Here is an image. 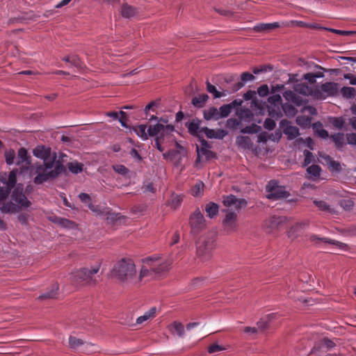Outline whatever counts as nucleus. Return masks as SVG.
<instances>
[{"label":"nucleus","mask_w":356,"mask_h":356,"mask_svg":"<svg viewBox=\"0 0 356 356\" xmlns=\"http://www.w3.org/2000/svg\"><path fill=\"white\" fill-rule=\"evenodd\" d=\"M274 70L271 64H262L252 68V72H244L238 76L236 74H224L216 76L213 82L219 88L228 84L233 89H241L250 83H259L268 79Z\"/></svg>","instance_id":"1"},{"label":"nucleus","mask_w":356,"mask_h":356,"mask_svg":"<svg viewBox=\"0 0 356 356\" xmlns=\"http://www.w3.org/2000/svg\"><path fill=\"white\" fill-rule=\"evenodd\" d=\"M54 152L51 147L40 145L33 149V154L42 160V162H36L29 167L31 177H34L33 181L36 185H40L49 181V171L54 163L52 160Z\"/></svg>","instance_id":"2"},{"label":"nucleus","mask_w":356,"mask_h":356,"mask_svg":"<svg viewBox=\"0 0 356 356\" xmlns=\"http://www.w3.org/2000/svg\"><path fill=\"white\" fill-rule=\"evenodd\" d=\"M111 275L123 285L137 284L136 265L130 259H122L118 261L113 266Z\"/></svg>","instance_id":"3"},{"label":"nucleus","mask_w":356,"mask_h":356,"mask_svg":"<svg viewBox=\"0 0 356 356\" xmlns=\"http://www.w3.org/2000/svg\"><path fill=\"white\" fill-rule=\"evenodd\" d=\"M314 68L321 71L308 72L302 76L298 74H289L287 83L293 86V89H311L309 86H314L317 83V79L324 77L323 72L326 71L323 67L314 64Z\"/></svg>","instance_id":"4"},{"label":"nucleus","mask_w":356,"mask_h":356,"mask_svg":"<svg viewBox=\"0 0 356 356\" xmlns=\"http://www.w3.org/2000/svg\"><path fill=\"white\" fill-rule=\"evenodd\" d=\"M99 270L100 264L81 268L70 273V280L84 286H95L98 284V278L100 277L98 275Z\"/></svg>","instance_id":"5"},{"label":"nucleus","mask_w":356,"mask_h":356,"mask_svg":"<svg viewBox=\"0 0 356 356\" xmlns=\"http://www.w3.org/2000/svg\"><path fill=\"white\" fill-rule=\"evenodd\" d=\"M215 235L213 233H207L200 236L196 241L197 257L202 260H208L215 247Z\"/></svg>","instance_id":"6"},{"label":"nucleus","mask_w":356,"mask_h":356,"mask_svg":"<svg viewBox=\"0 0 356 356\" xmlns=\"http://www.w3.org/2000/svg\"><path fill=\"white\" fill-rule=\"evenodd\" d=\"M67 156L65 153L60 152L57 156L56 152H54L52 160H54V163L49 171V181L57 179L63 174H67V168L65 165L67 161Z\"/></svg>","instance_id":"7"},{"label":"nucleus","mask_w":356,"mask_h":356,"mask_svg":"<svg viewBox=\"0 0 356 356\" xmlns=\"http://www.w3.org/2000/svg\"><path fill=\"white\" fill-rule=\"evenodd\" d=\"M143 262L149 266L154 273L159 276L168 272L172 264L169 260L161 261L159 257H148L145 259Z\"/></svg>","instance_id":"8"},{"label":"nucleus","mask_w":356,"mask_h":356,"mask_svg":"<svg viewBox=\"0 0 356 356\" xmlns=\"http://www.w3.org/2000/svg\"><path fill=\"white\" fill-rule=\"evenodd\" d=\"M205 219L199 209L191 213L189 218L191 233L197 234L206 227Z\"/></svg>","instance_id":"9"},{"label":"nucleus","mask_w":356,"mask_h":356,"mask_svg":"<svg viewBox=\"0 0 356 356\" xmlns=\"http://www.w3.org/2000/svg\"><path fill=\"white\" fill-rule=\"evenodd\" d=\"M268 193L267 197L270 200H278L286 198L289 195V193L285 190V188L279 186L275 181H270L266 186Z\"/></svg>","instance_id":"10"},{"label":"nucleus","mask_w":356,"mask_h":356,"mask_svg":"<svg viewBox=\"0 0 356 356\" xmlns=\"http://www.w3.org/2000/svg\"><path fill=\"white\" fill-rule=\"evenodd\" d=\"M298 90H285L283 95L287 101H291L297 106H300L305 102L302 97L300 96L296 92ZM300 94L304 95H312L315 97V90H299Z\"/></svg>","instance_id":"11"},{"label":"nucleus","mask_w":356,"mask_h":356,"mask_svg":"<svg viewBox=\"0 0 356 356\" xmlns=\"http://www.w3.org/2000/svg\"><path fill=\"white\" fill-rule=\"evenodd\" d=\"M315 97L325 99L327 96H337L341 95L344 98H353L355 95L356 90H315Z\"/></svg>","instance_id":"12"},{"label":"nucleus","mask_w":356,"mask_h":356,"mask_svg":"<svg viewBox=\"0 0 356 356\" xmlns=\"http://www.w3.org/2000/svg\"><path fill=\"white\" fill-rule=\"evenodd\" d=\"M280 128L282 129L288 140H293L300 135L298 128L291 125V122L287 120L280 121Z\"/></svg>","instance_id":"13"},{"label":"nucleus","mask_w":356,"mask_h":356,"mask_svg":"<svg viewBox=\"0 0 356 356\" xmlns=\"http://www.w3.org/2000/svg\"><path fill=\"white\" fill-rule=\"evenodd\" d=\"M222 202L225 207H233L236 211H239L242 207H246L248 204L245 199L236 198L233 195L225 196Z\"/></svg>","instance_id":"14"},{"label":"nucleus","mask_w":356,"mask_h":356,"mask_svg":"<svg viewBox=\"0 0 356 356\" xmlns=\"http://www.w3.org/2000/svg\"><path fill=\"white\" fill-rule=\"evenodd\" d=\"M226 216L222 221V224L227 232L234 230L236 227L237 214L236 212L229 210H225Z\"/></svg>","instance_id":"15"},{"label":"nucleus","mask_w":356,"mask_h":356,"mask_svg":"<svg viewBox=\"0 0 356 356\" xmlns=\"http://www.w3.org/2000/svg\"><path fill=\"white\" fill-rule=\"evenodd\" d=\"M323 161L326 163L330 171L339 172L341 170V164L339 161L333 160V159L327 154H320Z\"/></svg>","instance_id":"16"},{"label":"nucleus","mask_w":356,"mask_h":356,"mask_svg":"<svg viewBox=\"0 0 356 356\" xmlns=\"http://www.w3.org/2000/svg\"><path fill=\"white\" fill-rule=\"evenodd\" d=\"M15 202L19 212L26 210L31 206V202L29 201L25 195H19V196L12 198Z\"/></svg>","instance_id":"17"},{"label":"nucleus","mask_w":356,"mask_h":356,"mask_svg":"<svg viewBox=\"0 0 356 356\" xmlns=\"http://www.w3.org/2000/svg\"><path fill=\"white\" fill-rule=\"evenodd\" d=\"M200 132L205 134L209 138L222 139L227 133L224 130H218L216 131L214 129H210L207 127H202Z\"/></svg>","instance_id":"18"},{"label":"nucleus","mask_w":356,"mask_h":356,"mask_svg":"<svg viewBox=\"0 0 356 356\" xmlns=\"http://www.w3.org/2000/svg\"><path fill=\"white\" fill-rule=\"evenodd\" d=\"M24 162L26 165H28L26 169L29 170V167L31 165V157L28 156L26 149L24 147H21L18 150L17 161L16 163L17 165H20L21 163H23Z\"/></svg>","instance_id":"19"},{"label":"nucleus","mask_w":356,"mask_h":356,"mask_svg":"<svg viewBox=\"0 0 356 356\" xmlns=\"http://www.w3.org/2000/svg\"><path fill=\"white\" fill-rule=\"evenodd\" d=\"M280 27V24L278 22H273V23H261L253 27V30L255 32H268L273 29H275L277 28Z\"/></svg>","instance_id":"20"},{"label":"nucleus","mask_w":356,"mask_h":356,"mask_svg":"<svg viewBox=\"0 0 356 356\" xmlns=\"http://www.w3.org/2000/svg\"><path fill=\"white\" fill-rule=\"evenodd\" d=\"M59 289V285L58 283H56L52 286V289L49 290V291L42 294L38 297V299L40 300H47V299H55L58 296V291Z\"/></svg>","instance_id":"21"},{"label":"nucleus","mask_w":356,"mask_h":356,"mask_svg":"<svg viewBox=\"0 0 356 356\" xmlns=\"http://www.w3.org/2000/svg\"><path fill=\"white\" fill-rule=\"evenodd\" d=\"M84 165L76 161L68 162L66 164V168L69 170L72 173L77 175L83 170Z\"/></svg>","instance_id":"22"},{"label":"nucleus","mask_w":356,"mask_h":356,"mask_svg":"<svg viewBox=\"0 0 356 356\" xmlns=\"http://www.w3.org/2000/svg\"><path fill=\"white\" fill-rule=\"evenodd\" d=\"M0 211L3 213H19L17 204L13 202L3 203L0 207Z\"/></svg>","instance_id":"23"},{"label":"nucleus","mask_w":356,"mask_h":356,"mask_svg":"<svg viewBox=\"0 0 356 356\" xmlns=\"http://www.w3.org/2000/svg\"><path fill=\"white\" fill-rule=\"evenodd\" d=\"M169 330L173 333V330L176 332L179 337H183L185 334V329L184 325L179 321H174L168 326Z\"/></svg>","instance_id":"24"},{"label":"nucleus","mask_w":356,"mask_h":356,"mask_svg":"<svg viewBox=\"0 0 356 356\" xmlns=\"http://www.w3.org/2000/svg\"><path fill=\"white\" fill-rule=\"evenodd\" d=\"M121 15L125 18H131L136 14V8L127 3H124L121 8Z\"/></svg>","instance_id":"25"},{"label":"nucleus","mask_w":356,"mask_h":356,"mask_svg":"<svg viewBox=\"0 0 356 356\" xmlns=\"http://www.w3.org/2000/svg\"><path fill=\"white\" fill-rule=\"evenodd\" d=\"M204 117L207 120L212 119L217 120L220 118V114L216 108L211 107L204 111Z\"/></svg>","instance_id":"26"},{"label":"nucleus","mask_w":356,"mask_h":356,"mask_svg":"<svg viewBox=\"0 0 356 356\" xmlns=\"http://www.w3.org/2000/svg\"><path fill=\"white\" fill-rule=\"evenodd\" d=\"M53 221L56 224L65 228L73 229L75 228L76 225V223L72 220L59 217H55Z\"/></svg>","instance_id":"27"},{"label":"nucleus","mask_w":356,"mask_h":356,"mask_svg":"<svg viewBox=\"0 0 356 356\" xmlns=\"http://www.w3.org/2000/svg\"><path fill=\"white\" fill-rule=\"evenodd\" d=\"M186 126L188 127V131L191 134L200 138L202 132H200V130L202 127H200L198 122L193 120L189 123H186Z\"/></svg>","instance_id":"28"},{"label":"nucleus","mask_w":356,"mask_h":356,"mask_svg":"<svg viewBox=\"0 0 356 356\" xmlns=\"http://www.w3.org/2000/svg\"><path fill=\"white\" fill-rule=\"evenodd\" d=\"M200 143H201V147L200 148L198 146H197V157L195 161V164L197 165L198 163L200 162V152H204V150L209 149L211 147L209 143L204 140L202 136H200Z\"/></svg>","instance_id":"29"},{"label":"nucleus","mask_w":356,"mask_h":356,"mask_svg":"<svg viewBox=\"0 0 356 356\" xmlns=\"http://www.w3.org/2000/svg\"><path fill=\"white\" fill-rule=\"evenodd\" d=\"M330 138L332 139L333 142L334 143L335 147L337 149L342 148L345 145L344 134L342 133L333 134L330 136Z\"/></svg>","instance_id":"30"},{"label":"nucleus","mask_w":356,"mask_h":356,"mask_svg":"<svg viewBox=\"0 0 356 356\" xmlns=\"http://www.w3.org/2000/svg\"><path fill=\"white\" fill-rule=\"evenodd\" d=\"M165 126L162 124L157 123L155 125H150L147 129V135L149 136H155L164 131Z\"/></svg>","instance_id":"31"},{"label":"nucleus","mask_w":356,"mask_h":356,"mask_svg":"<svg viewBox=\"0 0 356 356\" xmlns=\"http://www.w3.org/2000/svg\"><path fill=\"white\" fill-rule=\"evenodd\" d=\"M156 312V308L152 307L149 312H146L144 315L139 316L136 319V323L142 324L143 322H145L150 318H153L155 316Z\"/></svg>","instance_id":"32"},{"label":"nucleus","mask_w":356,"mask_h":356,"mask_svg":"<svg viewBox=\"0 0 356 356\" xmlns=\"http://www.w3.org/2000/svg\"><path fill=\"white\" fill-rule=\"evenodd\" d=\"M236 143L243 149H250L252 145L251 139L248 136H241L237 137Z\"/></svg>","instance_id":"33"},{"label":"nucleus","mask_w":356,"mask_h":356,"mask_svg":"<svg viewBox=\"0 0 356 356\" xmlns=\"http://www.w3.org/2000/svg\"><path fill=\"white\" fill-rule=\"evenodd\" d=\"M209 96L206 94L200 95L198 97H195L192 99V104L194 106L202 108L207 101Z\"/></svg>","instance_id":"34"},{"label":"nucleus","mask_w":356,"mask_h":356,"mask_svg":"<svg viewBox=\"0 0 356 356\" xmlns=\"http://www.w3.org/2000/svg\"><path fill=\"white\" fill-rule=\"evenodd\" d=\"M205 211L209 217L213 218L218 213V205L213 202H209L206 205Z\"/></svg>","instance_id":"35"},{"label":"nucleus","mask_w":356,"mask_h":356,"mask_svg":"<svg viewBox=\"0 0 356 356\" xmlns=\"http://www.w3.org/2000/svg\"><path fill=\"white\" fill-rule=\"evenodd\" d=\"M282 107L284 114L287 117L292 118L295 116L297 113L296 108L288 103L283 104Z\"/></svg>","instance_id":"36"},{"label":"nucleus","mask_w":356,"mask_h":356,"mask_svg":"<svg viewBox=\"0 0 356 356\" xmlns=\"http://www.w3.org/2000/svg\"><path fill=\"white\" fill-rule=\"evenodd\" d=\"M17 172V170H13L10 172V174L8 175V179L6 182V184H7V188L10 191L13 188H14V186L16 184Z\"/></svg>","instance_id":"37"},{"label":"nucleus","mask_w":356,"mask_h":356,"mask_svg":"<svg viewBox=\"0 0 356 356\" xmlns=\"http://www.w3.org/2000/svg\"><path fill=\"white\" fill-rule=\"evenodd\" d=\"M339 205L347 211H350L354 207V202L350 198H346L339 200Z\"/></svg>","instance_id":"38"},{"label":"nucleus","mask_w":356,"mask_h":356,"mask_svg":"<svg viewBox=\"0 0 356 356\" xmlns=\"http://www.w3.org/2000/svg\"><path fill=\"white\" fill-rule=\"evenodd\" d=\"M204 184L202 181H198L191 189V193L195 197H198L202 195L204 191Z\"/></svg>","instance_id":"39"},{"label":"nucleus","mask_w":356,"mask_h":356,"mask_svg":"<svg viewBox=\"0 0 356 356\" xmlns=\"http://www.w3.org/2000/svg\"><path fill=\"white\" fill-rule=\"evenodd\" d=\"M296 123L302 127H308L310 126L312 118L306 116H298Z\"/></svg>","instance_id":"40"},{"label":"nucleus","mask_w":356,"mask_h":356,"mask_svg":"<svg viewBox=\"0 0 356 356\" xmlns=\"http://www.w3.org/2000/svg\"><path fill=\"white\" fill-rule=\"evenodd\" d=\"M314 204L322 211H327L329 213H335L334 209H331L328 204L322 200H314Z\"/></svg>","instance_id":"41"},{"label":"nucleus","mask_w":356,"mask_h":356,"mask_svg":"<svg viewBox=\"0 0 356 356\" xmlns=\"http://www.w3.org/2000/svg\"><path fill=\"white\" fill-rule=\"evenodd\" d=\"M307 222H297L294 226L291 227L288 232L289 237H292L293 234L299 231L300 229L305 227L307 225Z\"/></svg>","instance_id":"42"},{"label":"nucleus","mask_w":356,"mask_h":356,"mask_svg":"<svg viewBox=\"0 0 356 356\" xmlns=\"http://www.w3.org/2000/svg\"><path fill=\"white\" fill-rule=\"evenodd\" d=\"M83 343L84 341L81 339H77L73 336H70L69 337V347L72 349H75Z\"/></svg>","instance_id":"43"},{"label":"nucleus","mask_w":356,"mask_h":356,"mask_svg":"<svg viewBox=\"0 0 356 356\" xmlns=\"http://www.w3.org/2000/svg\"><path fill=\"white\" fill-rule=\"evenodd\" d=\"M153 273L149 266L146 265L141 268L140 274L137 276V284L142 281L143 278L151 275Z\"/></svg>","instance_id":"44"},{"label":"nucleus","mask_w":356,"mask_h":356,"mask_svg":"<svg viewBox=\"0 0 356 356\" xmlns=\"http://www.w3.org/2000/svg\"><path fill=\"white\" fill-rule=\"evenodd\" d=\"M147 127L145 124H140L138 127H134V130L136 134L143 140L147 139V134L145 131Z\"/></svg>","instance_id":"45"},{"label":"nucleus","mask_w":356,"mask_h":356,"mask_svg":"<svg viewBox=\"0 0 356 356\" xmlns=\"http://www.w3.org/2000/svg\"><path fill=\"white\" fill-rule=\"evenodd\" d=\"M218 111L219 114H220V118H222L227 117L232 112V108L231 105L228 104L222 106Z\"/></svg>","instance_id":"46"},{"label":"nucleus","mask_w":356,"mask_h":356,"mask_svg":"<svg viewBox=\"0 0 356 356\" xmlns=\"http://www.w3.org/2000/svg\"><path fill=\"white\" fill-rule=\"evenodd\" d=\"M261 129V127L252 124L250 126H248L243 129H241V132L244 134H253V133H258Z\"/></svg>","instance_id":"47"},{"label":"nucleus","mask_w":356,"mask_h":356,"mask_svg":"<svg viewBox=\"0 0 356 356\" xmlns=\"http://www.w3.org/2000/svg\"><path fill=\"white\" fill-rule=\"evenodd\" d=\"M343 83L346 85H356V76L353 74H345L343 75Z\"/></svg>","instance_id":"48"},{"label":"nucleus","mask_w":356,"mask_h":356,"mask_svg":"<svg viewBox=\"0 0 356 356\" xmlns=\"http://www.w3.org/2000/svg\"><path fill=\"white\" fill-rule=\"evenodd\" d=\"M15 158V152L13 149H9L5 152L6 161L8 165L13 164Z\"/></svg>","instance_id":"49"},{"label":"nucleus","mask_w":356,"mask_h":356,"mask_svg":"<svg viewBox=\"0 0 356 356\" xmlns=\"http://www.w3.org/2000/svg\"><path fill=\"white\" fill-rule=\"evenodd\" d=\"M321 170V169L318 165H312L307 169V172L314 177H319Z\"/></svg>","instance_id":"50"},{"label":"nucleus","mask_w":356,"mask_h":356,"mask_svg":"<svg viewBox=\"0 0 356 356\" xmlns=\"http://www.w3.org/2000/svg\"><path fill=\"white\" fill-rule=\"evenodd\" d=\"M202 156H204L206 161H209L217 157L216 154L209 149L204 150V152H200V160Z\"/></svg>","instance_id":"51"},{"label":"nucleus","mask_w":356,"mask_h":356,"mask_svg":"<svg viewBox=\"0 0 356 356\" xmlns=\"http://www.w3.org/2000/svg\"><path fill=\"white\" fill-rule=\"evenodd\" d=\"M330 123L338 129H341L344 124V120L342 118H332L330 120Z\"/></svg>","instance_id":"52"},{"label":"nucleus","mask_w":356,"mask_h":356,"mask_svg":"<svg viewBox=\"0 0 356 356\" xmlns=\"http://www.w3.org/2000/svg\"><path fill=\"white\" fill-rule=\"evenodd\" d=\"M113 168L116 172L122 175H125L129 172V169L123 165H113Z\"/></svg>","instance_id":"53"},{"label":"nucleus","mask_w":356,"mask_h":356,"mask_svg":"<svg viewBox=\"0 0 356 356\" xmlns=\"http://www.w3.org/2000/svg\"><path fill=\"white\" fill-rule=\"evenodd\" d=\"M70 64L76 68L81 69L82 68V62L80 58L76 55H72Z\"/></svg>","instance_id":"54"},{"label":"nucleus","mask_w":356,"mask_h":356,"mask_svg":"<svg viewBox=\"0 0 356 356\" xmlns=\"http://www.w3.org/2000/svg\"><path fill=\"white\" fill-rule=\"evenodd\" d=\"M121 218H124V216H120L119 213H108L106 217V220L108 222H114Z\"/></svg>","instance_id":"55"},{"label":"nucleus","mask_w":356,"mask_h":356,"mask_svg":"<svg viewBox=\"0 0 356 356\" xmlns=\"http://www.w3.org/2000/svg\"><path fill=\"white\" fill-rule=\"evenodd\" d=\"M181 201L182 198L179 195H176L172 198L170 205L174 209H176L180 205Z\"/></svg>","instance_id":"56"},{"label":"nucleus","mask_w":356,"mask_h":356,"mask_svg":"<svg viewBox=\"0 0 356 356\" xmlns=\"http://www.w3.org/2000/svg\"><path fill=\"white\" fill-rule=\"evenodd\" d=\"M256 95L255 90H248L246 93L244 94V98L246 100L252 99V104H257L256 100L254 99V97Z\"/></svg>","instance_id":"57"},{"label":"nucleus","mask_w":356,"mask_h":356,"mask_svg":"<svg viewBox=\"0 0 356 356\" xmlns=\"http://www.w3.org/2000/svg\"><path fill=\"white\" fill-rule=\"evenodd\" d=\"M304 155L305 156V158L304 160L303 165L307 166L312 161V159H313L314 156H313L312 153L308 150L304 151Z\"/></svg>","instance_id":"58"},{"label":"nucleus","mask_w":356,"mask_h":356,"mask_svg":"<svg viewBox=\"0 0 356 356\" xmlns=\"http://www.w3.org/2000/svg\"><path fill=\"white\" fill-rule=\"evenodd\" d=\"M19 75H27L30 76V79H33L35 76L39 75V72L33 70H24L18 73Z\"/></svg>","instance_id":"59"},{"label":"nucleus","mask_w":356,"mask_h":356,"mask_svg":"<svg viewBox=\"0 0 356 356\" xmlns=\"http://www.w3.org/2000/svg\"><path fill=\"white\" fill-rule=\"evenodd\" d=\"M23 191H24L23 185L22 184H19L16 186V188L14 189V191H13V193L11 195L12 198L19 196V195H24L23 193Z\"/></svg>","instance_id":"60"},{"label":"nucleus","mask_w":356,"mask_h":356,"mask_svg":"<svg viewBox=\"0 0 356 356\" xmlns=\"http://www.w3.org/2000/svg\"><path fill=\"white\" fill-rule=\"evenodd\" d=\"M275 122L271 118H266L264 124V127L268 130L273 129L275 127Z\"/></svg>","instance_id":"61"},{"label":"nucleus","mask_w":356,"mask_h":356,"mask_svg":"<svg viewBox=\"0 0 356 356\" xmlns=\"http://www.w3.org/2000/svg\"><path fill=\"white\" fill-rule=\"evenodd\" d=\"M273 134L269 135L267 132H261L258 136V142L266 143L268 140H271Z\"/></svg>","instance_id":"62"},{"label":"nucleus","mask_w":356,"mask_h":356,"mask_svg":"<svg viewBox=\"0 0 356 356\" xmlns=\"http://www.w3.org/2000/svg\"><path fill=\"white\" fill-rule=\"evenodd\" d=\"M240 121L236 118H229L227 120L226 126L229 128H234L238 125Z\"/></svg>","instance_id":"63"},{"label":"nucleus","mask_w":356,"mask_h":356,"mask_svg":"<svg viewBox=\"0 0 356 356\" xmlns=\"http://www.w3.org/2000/svg\"><path fill=\"white\" fill-rule=\"evenodd\" d=\"M346 138L348 144L356 146V134H347Z\"/></svg>","instance_id":"64"}]
</instances>
